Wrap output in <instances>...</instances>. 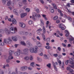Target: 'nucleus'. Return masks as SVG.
Segmentation results:
<instances>
[{
  "label": "nucleus",
  "instance_id": "f257e3e1",
  "mask_svg": "<svg viewBox=\"0 0 74 74\" xmlns=\"http://www.w3.org/2000/svg\"><path fill=\"white\" fill-rule=\"evenodd\" d=\"M38 47L36 46L34 47H31L29 49L31 53H37Z\"/></svg>",
  "mask_w": 74,
  "mask_h": 74
},
{
  "label": "nucleus",
  "instance_id": "f03ea898",
  "mask_svg": "<svg viewBox=\"0 0 74 74\" xmlns=\"http://www.w3.org/2000/svg\"><path fill=\"white\" fill-rule=\"evenodd\" d=\"M15 30H16V31L17 30V29L15 27L14 28L13 27H12L10 28V31L13 34L15 33Z\"/></svg>",
  "mask_w": 74,
  "mask_h": 74
},
{
  "label": "nucleus",
  "instance_id": "7ed1b4c3",
  "mask_svg": "<svg viewBox=\"0 0 74 74\" xmlns=\"http://www.w3.org/2000/svg\"><path fill=\"white\" fill-rule=\"evenodd\" d=\"M52 63L53 64V65L54 67L55 70H56V71H58V69H57L56 66H58V63L56 62L55 63L54 62H53V61H52Z\"/></svg>",
  "mask_w": 74,
  "mask_h": 74
},
{
  "label": "nucleus",
  "instance_id": "20e7f679",
  "mask_svg": "<svg viewBox=\"0 0 74 74\" xmlns=\"http://www.w3.org/2000/svg\"><path fill=\"white\" fill-rule=\"evenodd\" d=\"M32 18V19H33L34 21H36L37 19V14L35 12H34L33 13V16Z\"/></svg>",
  "mask_w": 74,
  "mask_h": 74
},
{
  "label": "nucleus",
  "instance_id": "39448f33",
  "mask_svg": "<svg viewBox=\"0 0 74 74\" xmlns=\"http://www.w3.org/2000/svg\"><path fill=\"white\" fill-rule=\"evenodd\" d=\"M3 42L6 44H10V42L9 41L8 39H5L3 41Z\"/></svg>",
  "mask_w": 74,
  "mask_h": 74
},
{
  "label": "nucleus",
  "instance_id": "423d86ee",
  "mask_svg": "<svg viewBox=\"0 0 74 74\" xmlns=\"http://www.w3.org/2000/svg\"><path fill=\"white\" fill-rule=\"evenodd\" d=\"M43 33L42 34V36L43 37L44 40H45V36L44 35V34H45L46 33V30H42Z\"/></svg>",
  "mask_w": 74,
  "mask_h": 74
},
{
  "label": "nucleus",
  "instance_id": "0eeeda50",
  "mask_svg": "<svg viewBox=\"0 0 74 74\" xmlns=\"http://www.w3.org/2000/svg\"><path fill=\"white\" fill-rule=\"evenodd\" d=\"M28 68L26 66H23L21 67L20 70L21 71H25Z\"/></svg>",
  "mask_w": 74,
  "mask_h": 74
},
{
  "label": "nucleus",
  "instance_id": "6e6552de",
  "mask_svg": "<svg viewBox=\"0 0 74 74\" xmlns=\"http://www.w3.org/2000/svg\"><path fill=\"white\" fill-rule=\"evenodd\" d=\"M23 51L24 52V54L25 55H26V54L28 53L29 49L27 48L23 50Z\"/></svg>",
  "mask_w": 74,
  "mask_h": 74
},
{
  "label": "nucleus",
  "instance_id": "1a4fd4ad",
  "mask_svg": "<svg viewBox=\"0 0 74 74\" xmlns=\"http://www.w3.org/2000/svg\"><path fill=\"white\" fill-rule=\"evenodd\" d=\"M14 53V51H12V50H10L9 51V57H10V58H13L12 57V54Z\"/></svg>",
  "mask_w": 74,
  "mask_h": 74
},
{
  "label": "nucleus",
  "instance_id": "9d476101",
  "mask_svg": "<svg viewBox=\"0 0 74 74\" xmlns=\"http://www.w3.org/2000/svg\"><path fill=\"white\" fill-rule=\"evenodd\" d=\"M73 61H74V58H70L69 60L70 64H72V65H73L74 62H73Z\"/></svg>",
  "mask_w": 74,
  "mask_h": 74
},
{
  "label": "nucleus",
  "instance_id": "9b49d317",
  "mask_svg": "<svg viewBox=\"0 0 74 74\" xmlns=\"http://www.w3.org/2000/svg\"><path fill=\"white\" fill-rule=\"evenodd\" d=\"M19 26L23 28H25L26 27V25L23 23H19Z\"/></svg>",
  "mask_w": 74,
  "mask_h": 74
},
{
  "label": "nucleus",
  "instance_id": "f8f14e48",
  "mask_svg": "<svg viewBox=\"0 0 74 74\" xmlns=\"http://www.w3.org/2000/svg\"><path fill=\"white\" fill-rule=\"evenodd\" d=\"M5 32L7 34H10V31H9V30L7 28H5Z\"/></svg>",
  "mask_w": 74,
  "mask_h": 74
},
{
  "label": "nucleus",
  "instance_id": "ddd939ff",
  "mask_svg": "<svg viewBox=\"0 0 74 74\" xmlns=\"http://www.w3.org/2000/svg\"><path fill=\"white\" fill-rule=\"evenodd\" d=\"M26 45L28 46V47H31V46H32V44H31L30 41L29 40H27L26 42Z\"/></svg>",
  "mask_w": 74,
  "mask_h": 74
},
{
  "label": "nucleus",
  "instance_id": "4468645a",
  "mask_svg": "<svg viewBox=\"0 0 74 74\" xmlns=\"http://www.w3.org/2000/svg\"><path fill=\"white\" fill-rule=\"evenodd\" d=\"M8 59L6 60V62L7 63H10V60H11V59H13L14 57H8Z\"/></svg>",
  "mask_w": 74,
  "mask_h": 74
},
{
  "label": "nucleus",
  "instance_id": "2eb2a0df",
  "mask_svg": "<svg viewBox=\"0 0 74 74\" xmlns=\"http://www.w3.org/2000/svg\"><path fill=\"white\" fill-rule=\"evenodd\" d=\"M37 45L38 47H39L40 48L42 47V44L40 42H37Z\"/></svg>",
  "mask_w": 74,
  "mask_h": 74
},
{
  "label": "nucleus",
  "instance_id": "dca6fc26",
  "mask_svg": "<svg viewBox=\"0 0 74 74\" xmlns=\"http://www.w3.org/2000/svg\"><path fill=\"white\" fill-rule=\"evenodd\" d=\"M12 23H13V24H14V25H15L17 23V22H16V21L15 19L14 18L12 19Z\"/></svg>",
  "mask_w": 74,
  "mask_h": 74
},
{
  "label": "nucleus",
  "instance_id": "f3484780",
  "mask_svg": "<svg viewBox=\"0 0 74 74\" xmlns=\"http://www.w3.org/2000/svg\"><path fill=\"white\" fill-rule=\"evenodd\" d=\"M60 32L58 31L56 33H54L55 36H56L57 37H59V35L60 34Z\"/></svg>",
  "mask_w": 74,
  "mask_h": 74
},
{
  "label": "nucleus",
  "instance_id": "a211bd4d",
  "mask_svg": "<svg viewBox=\"0 0 74 74\" xmlns=\"http://www.w3.org/2000/svg\"><path fill=\"white\" fill-rule=\"evenodd\" d=\"M49 10L51 13H53V12H54V9H53V8L52 7L50 8H49Z\"/></svg>",
  "mask_w": 74,
  "mask_h": 74
},
{
  "label": "nucleus",
  "instance_id": "6ab92c4d",
  "mask_svg": "<svg viewBox=\"0 0 74 74\" xmlns=\"http://www.w3.org/2000/svg\"><path fill=\"white\" fill-rule=\"evenodd\" d=\"M27 15V14L26 13H22L21 14V18H24L26 15Z\"/></svg>",
  "mask_w": 74,
  "mask_h": 74
},
{
  "label": "nucleus",
  "instance_id": "aec40b11",
  "mask_svg": "<svg viewBox=\"0 0 74 74\" xmlns=\"http://www.w3.org/2000/svg\"><path fill=\"white\" fill-rule=\"evenodd\" d=\"M12 39L14 41H16L17 40V38L15 36H13Z\"/></svg>",
  "mask_w": 74,
  "mask_h": 74
},
{
  "label": "nucleus",
  "instance_id": "412c9836",
  "mask_svg": "<svg viewBox=\"0 0 74 74\" xmlns=\"http://www.w3.org/2000/svg\"><path fill=\"white\" fill-rule=\"evenodd\" d=\"M15 56H19L20 55V52L19 51H16L14 53Z\"/></svg>",
  "mask_w": 74,
  "mask_h": 74
},
{
  "label": "nucleus",
  "instance_id": "4be33fe9",
  "mask_svg": "<svg viewBox=\"0 0 74 74\" xmlns=\"http://www.w3.org/2000/svg\"><path fill=\"white\" fill-rule=\"evenodd\" d=\"M52 5L53 7V8L54 9H57V7H56V4H55V3H52Z\"/></svg>",
  "mask_w": 74,
  "mask_h": 74
},
{
  "label": "nucleus",
  "instance_id": "5701e85b",
  "mask_svg": "<svg viewBox=\"0 0 74 74\" xmlns=\"http://www.w3.org/2000/svg\"><path fill=\"white\" fill-rule=\"evenodd\" d=\"M13 12L16 15H18V12H17V10H16V9H14L13 10Z\"/></svg>",
  "mask_w": 74,
  "mask_h": 74
},
{
  "label": "nucleus",
  "instance_id": "b1692460",
  "mask_svg": "<svg viewBox=\"0 0 74 74\" xmlns=\"http://www.w3.org/2000/svg\"><path fill=\"white\" fill-rule=\"evenodd\" d=\"M65 33H66V37L68 36L69 35V34H70V33L69 32H68V31L67 30H65Z\"/></svg>",
  "mask_w": 74,
  "mask_h": 74
},
{
  "label": "nucleus",
  "instance_id": "393cba45",
  "mask_svg": "<svg viewBox=\"0 0 74 74\" xmlns=\"http://www.w3.org/2000/svg\"><path fill=\"white\" fill-rule=\"evenodd\" d=\"M21 45H24V46H26V43H25V42L23 41H21Z\"/></svg>",
  "mask_w": 74,
  "mask_h": 74
},
{
  "label": "nucleus",
  "instance_id": "a878e982",
  "mask_svg": "<svg viewBox=\"0 0 74 74\" xmlns=\"http://www.w3.org/2000/svg\"><path fill=\"white\" fill-rule=\"evenodd\" d=\"M45 48H46V49H51L52 47H51V46H45Z\"/></svg>",
  "mask_w": 74,
  "mask_h": 74
},
{
  "label": "nucleus",
  "instance_id": "bb28decb",
  "mask_svg": "<svg viewBox=\"0 0 74 74\" xmlns=\"http://www.w3.org/2000/svg\"><path fill=\"white\" fill-rule=\"evenodd\" d=\"M24 59L25 60H29V56H26L24 58Z\"/></svg>",
  "mask_w": 74,
  "mask_h": 74
},
{
  "label": "nucleus",
  "instance_id": "cd10ccee",
  "mask_svg": "<svg viewBox=\"0 0 74 74\" xmlns=\"http://www.w3.org/2000/svg\"><path fill=\"white\" fill-rule=\"evenodd\" d=\"M0 33L1 34H4V31L3 29L0 30Z\"/></svg>",
  "mask_w": 74,
  "mask_h": 74
},
{
  "label": "nucleus",
  "instance_id": "c85d7f7f",
  "mask_svg": "<svg viewBox=\"0 0 74 74\" xmlns=\"http://www.w3.org/2000/svg\"><path fill=\"white\" fill-rule=\"evenodd\" d=\"M10 5H11V1H9L7 3V5L9 6Z\"/></svg>",
  "mask_w": 74,
  "mask_h": 74
},
{
  "label": "nucleus",
  "instance_id": "c756f323",
  "mask_svg": "<svg viewBox=\"0 0 74 74\" xmlns=\"http://www.w3.org/2000/svg\"><path fill=\"white\" fill-rule=\"evenodd\" d=\"M63 26V25L62 24H60L59 25V27L60 28H61V27H62Z\"/></svg>",
  "mask_w": 74,
  "mask_h": 74
},
{
  "label": "nucleus",
  "instance_id": "7c9ffc66",
  "mask_svg": "<svg viewBox=\"0 0 74 74\" xmlns=\"http://www.w3.org/2000/svg\"><path fill=\"white\" fill-rule=\"evenodd\" d=\"M44 58L45 59H48V57L47 56V55H44Z\"/></svg>",
  "mask_w": 74,
  "mask_h": 74
},
{
  "label": "nucleus",
  "instance_id": "2f4dec72",
  "mask_svg": "<svg viewBox=\"0 0 74 74\" xmlns=\"http://www.w3.org/2000/svg\"><path fill=\"white\" fill-rule=\"evenodd\" d=\"M4 42H0V45H1V46H4Z\"/></svg>",
  "mask_w": 74,
  "mask_h": 74
},
{
  "label": "nucleus",
  "instance_id": "473e14b6",
  "mask_svg": "<svg viewBox=\"0 0 74 74\" xmlns=\"http://www.w3.org/2000/svg\"><path fill=\"white\" fill-rule=\"evenodd\" d=\"M37 59L38 61H39V62H41V61H42V59L39 57H37Z\"/></svg>",
  "mask_w": 74,
  "mask_h": 74
},
{
  "label": "nucleus",
  "instance_id": "72a5a7b5",
  "mask_svg": "<svg viewBox=\"0 0 74 74\" xmlns=\"http://www.w3.org/2000/svg\"><path fill=\"white\" fill-rule=\"evenodd\" d=\"M47 66L49 68H51V64H48L47 65Z\"/></svg>",
  "mask_w": 74,
  "mask_h": 74
},
{
  "label": "nucleus",
  "instance_id": "f704fd0d",
  "mask_svg": "<svg viewBox=\"0 0 74 74\" xmlns=\"http://www.w3.org/2000/svg\"><path fill=\"white\" fill-rule=\"evenodd\" d=\"M34 62H32L31 63L30 65L32 67H34Z\"/></svg>",
  "mask_w": 74,
  "mask_h": 74
},
{
  "label": "nucleus",
  "instance_id": "c9c22d12",
  "mask_svg": "<svg viewBox=\"0 0 74 74\" xmlns=\"http://www.w3.org/2000/svg\"><path fill=\"white\" fill-rule=\"evenodd\" d=\"M2 2L3 4H6V1H5V0H2Z\"/></svg>",
  "mask_w": 74,
  "mask_h": 74
},
{
  "label": "nucleus",
  "instance_id": "e433bc0d",
  "mask_svg": "<svg viewBox=\"0 0 74 74\" xmlns=\"http://www.w3.org/2000/svg\"><path fill=\"white\" fill-rule=\"evenodd\" d=\"M71 2L72 4H70V5H74V0H71Z\"/></svg>",
  "mask_w": 74,
  "mask_h": 74
},
{
  "label": "nucleus",
  "instance_id": "4c0bfd02",
  "mask_svg": "<svg viewBox=\"0 0 74 74\" xmlns=\"http://www.w3.org/2000/svg\"><path fill=\"white\" fill-rule=\"evenodd\" d=\"M68 19L70 22H71V21H72V19H71V17H70V16H68Z\"/></svg>",
  "mask_w": 74,
  "mask_h": 74
},
{
  "label": "nucleus",
  "instance_id": "58836bf2",
  "mask_svg": "<svg viewBox=\"0 0 74 74\" xmlns=\"http://www.w3.org/2000/svg\"><path fill=\"white\" fill-rule=\"evenodd\" d=\"M58 63H59V65L60 66V64H62V62H61V61L60 60H58Z\"/></svg>",
  "mask_w": 74,
  "mask_h": 74
},
{
  "label": "nucleus",
  "instance_id": "ea45409f",
  "mask_svg": "<svg viewBox=\"0 0 74 74\" xmlns=\"http://www.w3.org/2000/svg\"><path fill=\"white\" fill-rule=\"evenodd\" d=\"M0 74H4L3 71H2L1 69H0Z\"/></svg>",
  "mask_w": 74,
  "mask_h": 74
},
{
  "label": "nucleus",
  "instance_id": "a19ab883",
  "mask_svg": "<svg viewBox=\"0 0 74 74\" xmlns=\"http://www.w3.org/2000/svg\"><path fill=\"white\" fill-rule=\"evenodd\" d=\"M29 25H32L33 23V21H30L28 22Z\"/></svg>",
  "mask_w": 74,
  "mask_h": 74
},
{
  "label": "nucleus",
  "instance_id": "79ce46f5",
  "mask_svg": "<svg viewBox=\"0 0 74 74\" xmlns=\"http://www.w3.org/2000/svg\"><path fill=\"white\" fill-rule=\"evenodd\" d=\"M19 34H20L21 35H22V34H24V32H23L22 31H20L19 32Z\"/></svg>",
  "mask_w": 74,
  "mask_h": 74
},
{
  "label": "nucleus",
  "instance_id": "37998d69",
  "mask_svg": "<svg viewBox=\"0 0 74 74\" xmlns=\"http://www.w3.org/2000/svg\"><path fill=\"white\" fill-rule=\"evenodd\" d=\"M58 16H55L53 18V19L54 20H56V19H58Z\"/></svg>",
  "mask_w": 74,
  "mask_h": 74
},
{
  "label": "nucleus",
  "instance_id": "c03bdc74",
  "mask_svg": "<svg viewBox=\"0 0 74 74\" xmlns=\"http://www.w3.org/2000/svg\"><path fill=\"white\" fill-rule=\"evenodd\" d=\"M25 10L27 11V12H29V11H30V9L28 8H26V9Z\"/></svg>",
  "mask_w": 74,
  "mask_h": 74
},
{
  "label": "nucleus",
  "instance_id": "a18cd8bd",
  "mask_svg": "<svg viewBox=\"0 0 74 74\" xmlns=\"http://www.w3.org/2000/svg\"><path fill=\"white\" fill-rule=\"evenodd\" d=\"M23 3L24 4H27V1H23Z\"/></svg>",
  "mask_w": 74,
  "mask_h": 74
},
{
  "label": "nucleus",
  "instance_id": "49530a36",
  "mask_svg": "<svg viewBox=\"0 0 74 74\" xmlns=\"http://www.w3.org/2000/svg\"><path fill=\"white\" fill-rule=\"evenodd\" d=\"M40 22L41 24L42 25H44V21H43V20H40Z\"/></svg>",
  "mask_w": 74,
  "mask_h": 74
},
{
  "label": "nucleus",
  "instance_id": "de8ad7c7",
  "mask_svg": "<svg viewBox=\"0 0 74 74\" xmlns=\"http://www.w3.org/2000/svg\"><path fill=\"white\" fill-rule=\"evenodd\" d=\"M22 5H23V4L22 3H19V7H22Z\"/></svg>",
  "mask_w": 74,
  "mask_h": 74
},
{
  "label": "nucleus",
  "instance_id": "09e8293b",
  "mask_svg": "<svg viewBox=\"0 0 74 74\" xmlns=\"http://www.w3.org/2000/svg\"><path fill=\"white\" fill-rule=\"evenodd\" d=\"M53 56H54V57H58V54L57 53L54 54L53 55Z\"/></svg>",
  "mask_w": 74,
  "mask_h": 74
},
{
  "label": "nucleus",
  "instance_id": "8fccbe9b",
  "mask_svg": "<svg viewBox=\"0 0 74 74\" xmlns=\"http://www.w3.org/2000/svg\"><path fill=\"white\" fill-rule=\"evenodd\" d=\"M39 1H40V3H42V4H44V2L43 1V0H39Z\"/></svg>",
  "mask_w": 74,
  "mask_h": 74
},
{
  "label": "nucleus",
  "instance_id": "3c124183",
  "mask_svg": "<svg viewBox=\"0 0 74 74\" xmlns=\"http://www.w3.org/2000/svg\"><path fill=\"white\" fill-rule=\"evenodd\" d=\"M64 62H63L62 63V67L63 68V69H64Z\"/></svg>",
  "mask_w": 74,
  "mask_h": 74
},
{
  "label": "nucleus",
  "instance_id": "603ef678",
  "mask_svg": "<svg viewBox=\"0 0 74 74\" xmlns=\"http://www.w3.org/2000/svg\"><path fill=\"white\" fill-rule=\"evenodd\" d=\"M29 59L30 60H33V57L32 56H30Z\"/></svg>",
  "mask_w": 74,
  "mask_h": 74
},
{
  "label": "nucleus",
  "instance_id": "864d4df0",
  "mask_svg": "<svg viewBox=\"0 0 74 74\" xmlns=\"http://www.w3.org/2000/svg\"><path fill=\"white\" fill-rule=\"evenodd\" d=\"M58 58H59V59H60V58H62V55L60 54L59 55H58Z\"/></svg>",
  "mask_w": 74,
  "mask_h": 74
},
{
  "label": "nucleus",
  "instance_id": "5fc2aeb1",
  "mask_svg": "<svg viewBox=\"0 0 74 74\" xmlns=\"http://www.w3.org/2000/svg\"><path fill=\"white\" fill-rule=\"evenodd\" d=\"M69 40H70L69 41L70 42V41H73V40H74V38H69Z\"/></svg>",
  "mask_w": 74,
  "mask_h": 74
},
{
  "label": "nucleus",
  "instance_id": "6e6d98bb",
  "mask_svg": "<svg viewBox=\"0 0 74 74\" xmlns=\"http://www.w3.org/2000/svg\"><path fill=\"white\" fill-rule=\"evenodd\" d=\"M47 42H50V38H47Z\"/></svg>",
  "mask_w": 74,
  "mask_h": 74
},
{
  "label": "nucleus",
  "instance_id": "4d7b16f0",
  "mask_svg": "<svg viewBox=\"0 0 74 74\" xmlns=\"http://www.w3.org/2000/svg\"><path fill=\"white\" fill-rule=\"evenodd\" d=\"M28 32H25L24 34L27 36V35H28Z\"/></svg>",
  "mask_w": 74,
  "mask_h": 74
},
{
  "label": "nucleus",
  "instance_id": "13d9d810",
  "mask_svg": "<svg viewBox=\"0 0 74 74\" xmlns=\"http://www.w3.org/2000/svg\"><path fill=\"white\" fill-rule=\"evenodd\" d=\"M70 71V73H73V72H74V71L73 70V69H70V70H69Z\"/></svg>",
  "mask_w": 74,
  "mask_h": 74
},
{
  "label": "nucleus",
  "instance_id": "bf43d9fd",
  "mask_svg": "<svg viewBox=\"0 0 74 74\" xmlns=\"http://www.w3.org/2000/svg\"><path fill=\"white\" fill-rule=\"evenodd\" d=\"M42 29L40 28L39 29H38L37 31H38V32H41V31H42Z\"/></svg>",
  "mask_w": 74,
  "mask_h": 74
},
{
  "label": "nucleus",
  "instance_id": "052dcab7",
  "mask_svg": "<svg viewBox=\"0 0 74 74\" xmlns=\"http://www.w3.org/2000/svg\"><path fill=\"white\" fill-rule=\"evenodd\" d=\"M56 23H60V20H59L58 19L56 21Z\"/></svg>",
  "mask_w": 74,
  "mask_h": 74
},
{
  "label": "nucleus",
  "instance_id": "680f3d73",
  "mask_svg": "<svg viewBox=\"0 0 74 74\" xmlns=\"http://www.w3.org/2000/svg\"><path fill=\"white\" fill-rule=\"evenodd\" d=\"M15 73L16 74H18V69L16 68L15 69Z\"/></svg>",
  "mask_w": 74,
  "mask_h": 74
},
{
  "label": "nucleus",
  "instance_id": "e2e57ef3",
  "mask_svg": "<svg viewBox=\"0 0 74 74\" xmlns=\"http://www.w3.org/2000/svg\"><path fill=\"white\" fill-rule=\"evenodd\" d=\"M69 63V60H67L65 62V64L66 65L68 64V63Z\"/></svg>",
  "mask_w": 74,
  "mask_h": 74
},
{
  "label": "nucleus",
  "instance_id": "0e129e2a",
  "mask_svg": "<svg viewBox=\"0 0 74 74\" xmlns=\"http://www.w3.org/2000/svg\"><path fill=\"white\" fill-rule=\"evenodd\" d=\"M69 66H70V67H71V68H72V69H74V66H72V65H69Z\"/></svg>",
  "mask_w": 74,
  "mask_h": 74
},
{
  "label": "nucleus",
  "instance_id": "69168bd1",
  "mask_svg": "<svg viewBox=\"0 0 74 74\" xmlns=\"http://www.w3.org/2000/svg\"><path fill=\"white\" fill-rule=\"evenodd\" d=\"M36 11L37 13H38L40 12V11H39V9L38 8L36 9Z\"/></svg>",
  "mask_w": 74,
  "mask_h": 74
},
{
  "label": "nucleus",
  "instance_id": "338daca9",
  "mask_svg": "<svg viewBox=\"0 0 74 74\" xmlns=\"http://www.w3.org/2000/svg\"><path fill=\"white\" fill-rule=\"evenodd\" d=\"M37 16H38V18H41V15L40 14L37 15Z\"/></svg>",
  "mask_w": 74,
  "mask_h": 74
},
{
  "label": "nucleus",
  "instance_id": "774afa93",
  "mask_svg": "<svg viewBox=\"0 0 74 74\" xmlns=\"http://www.w3.org/2000/svg\"><path fill=\"white\" fill-rule=\"evenodd\" d=\"M19 73V74H24V72H22L20 71Z\"/></svg>",
  "mask_w": 74,
  "mask_h": 74
}]
</instances>
